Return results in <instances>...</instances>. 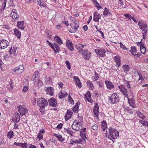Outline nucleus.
<instances>
[{
  "label": "nucleus",
  "mask_w": 148,
  "mask_h": 148,
  "mask_svg": "<svg viewBox=\"0 0 148 148\" xmlns=\"http://www.w3.org/2000/svg\"><path fill=\"white\" fill-rule=\"evenodd\" d=\"M83 28L84 31H86L88 29V26L86 25H85L83 27Z\"/></svg>",
  "instance_id": "63"
},
{
  "label": "nucleus",
  "mask_w": 148,
  "mask_h": 148,
  "mask_svg": "<svg viewBox=\"0 0 148 148\" xmlns=\"http://www.w3.org/2000/svg\"><path fill=\"white\" fill-rule=\"evenodd\" d=\"M46 42L48 43V45L50 46L56 53H58L60 50L59 45L56 43H51L48 40H46Z\"/></svg>",
  "instance_id": "3"
},
{
  "label": "nucleus",
  "mask_w": 148,
  "mask_h": 148,
  "mask_svg": "<svg viewBox=\"0 0 148 148\" xmlns=\"http://www.w3.org/2000/svg\"><path fill=\"white\" fill-rule=\"evenodd\" d=\"M95 52L99 56L103 57L105 56L106 52L104 49H95Z\"/></svg>",
  "instance_id": "11"
},
{
  "label": "nucleus",
  "mask_w": 148,
  "mask_h": 148,
  "mask_svg": "<svg viewBox=\"0 0 148 148\" xmlns=\"http://www.w3.org/2000/svg\"><path fill=\"white\" fill-rule=\"evenodd\" d=\"M120 47H121L123 49H126V50H127V49L126 47L125 46H124V45H123L122 43L121 42L120 43Z\"/></svg>",
  "instance_id": "57"
},
{
  "label": "nucleus",
  "mask_w": 148,
  "mask_h": 148,
  "mask_svg": "<svg viewBox=\"0 0 148 148\" xmlns=\"http://www.w3.org/2000/svg\"><path fill=\"white\" fill-rule=\"evenodd\" d=\"M68 99L69 100V99L70 100V102H71V104L72 103L71 102V101L73 102V103H74L73 100V99H72V98H71L70 95H69L68 96Z\"/></svg>",
  "instance_id": "62"
},
{
  "label": "nucleus",
  "mask_w": 148,
  "mask_h": 148,
  "mask_svg": "<svg viewBox=\"0 0 148 148\" xmlns=\"http://www.w3.org/2000/svg\"><path fill=\"white\" fill-rule=\"evenodd\" d=\"M7 1L6 0H4L3 3L2 5L1 6V10H4L5 7L6 5Z\"/></svg>",
  "instance_id": "45"
},
{
  "label": "nucleus",
  "mask_w": 148,
  "mask_h": 148,
  "mask_svg": "<svg viewBox=\"0 0 148 148\" xmlns=\"http://www.w3.org/2000/svg\"><path fill=\"white\" fill-rule=\"evenodd\" d=\"M39 106L40 107V108L39 110L40 111V112H41L42 114H43L45 110V107L47 106L45 105H41Z\"/></svg>",
  "instance_id": "41"
},
{
  "label": "nucleus",
  "mask_w": 148,
  "mask_h": 148,
  "mask_svg": "<svg viewBox=\"0 0 148 148\" xmlns=\"http://www.w3.org/2000/svg\"><path fill=\"white\" fill-rule=\"evenodd\" d=\"M140 51L142 53L145 54L146 51L145 47L143 45H141L140 46Z\"/></svg>",
  "instance_id": "39"
},
{
  "label": "nucleus",
  "mask_w": 148,
  "mask_h": 148,
  "mask_svg": "<svg viewBox=\"0 0 148 148\" xmlns=\"http://www.w3.org/2000/svg\"><path fill=\"white\" fill-rule=\"evenodd\" d=\"M147 25L146 24L143 22L141 23V26L140 27V29L143 31H144L145 30V29L147 27Z\"/></svg>",
  "instance_id": "34"
},
{
  "label": "nucleus",
  "mask_w": 148,
  "mask_h": 148,
  "mask_svg": "<svg viewBox=\"0 0 148 148\" xmlns=\"http://www.w3.org/2000/svg\"><path fill=\"white\" fill-rule=\"evenodd\" d=\"M83 57L86 60H88L90 58V53L86 49H84L83 51L81 53Z\"/></svg>",
  "instance_id": "9"
},
{
  "label": "nucleus",
  "mask_w": 148,
  "mask_h": 148,
  "mask_svg": "<svg viewBox=\"0 0 148 148\" xmlns=\"http://www.w3.org/2000/svg\"><path fill=\"white\" fill-rule=\"evenodd\" d=\"M54 41L55 43H58L59 45H60L63 43L62 41L61 38L58 36H55L54 37Z\"/></svg>",
  "instance_id": "21"
},
{
  "label": "nucleus",
  "mask_w": 148,
  "mask_h": 148,
  "mask_svg": "<svg viewBox=\"0 0 148 148\" xmlns=\"http://www.w3.org/2000/svg\"><path fill=\"white\" fill-rule=\"evenodd\" d=\"M73 112L69 110H67L66 114L65 115L64 117L66 121L68 120L71 117Z\"/></svg>",
  "instance_id": "18"
},
{
  "label": "nucleus",
  "mask_w": 148,
  "mask_h": 148,
  "mask_svg": "<svg viewBox=\"0 0 148 148\" xmlns=\"http://www.w3.org/2000/svg\"><path fill=\"white\" fill-rule=\"evenodd\" d=\"M28 89V87L27 86H25L23 87V91L24 92H26Z\"/></svg>",
  "instance_id": "56"
},
{
  "label": "nucleus",
  "mask_w": 148,
  "mask_h": 148,
  "mask_svg": "<svg viewBox=\"0 0 148 148\" xmlns=\"http://www.w3.org/2000/svg\"><path fill=\"white\" fill-rule=\"evenodd\" d=\"M20 146L22 147H23V148H27V144L26 143H20Z\"/></svg>",
  "instance_id": "49"
},
{
  "label": "nucleus",
  "mask_w": 148,
  "mask_h": 148,
  "mask_svg": "<svg viewBox=\"0 0 148 148\" xmlns=\"http://www.w3.org/2000/svg\"><path fill=\"white\" fill-rule=\"evenodd\" d=\"M118 131L115 129L110 127L109 129V133L108 135L106 134V136L112 140V139H115L117 138L119 136V134Z\"/></svg>",
  "instance_id": "1"
},
{
  "label": "nucleus",
  "mask_w": 148,
  "mask_h": 148,
  "mask_svg": "<svg viewBox=\"0 0 148 148\" xmlns=\"http://www.w3.org/2000/svg\"><path fill=\"white\" fill-rule=\"evenodd\" d=\"M9 42L7 40L1 39L0 40V49H4L8 46Z\"/></svg>",
  "instance_id": "6"
},
{
  "label": "nucleus",
  "mask_w": 148,
  "mask_h": 148,
  "mask_svg": "<svg viewBox=\"0 0 148 148\" xmlns=\"http://www.w3.org/2000/svg\"><path fill=\"white\" fill-rule=\"evenodd\" d=\"M105 83L107 88L110 90H111L114 88V86L112 84V83L109 81H105Z\"/></svg>",
  "instance_id": "20"
},
{
  "label": "nucleus",
  "mask_w": 148,
  "mask_h": 148,
  "mask_svg": "<svg viewBox=\"0 0 148 148\" xmlns=\"http://www.w3.org/2000/svg\"><path fill=\"white\" fill-rule=\"evenodd\" d=\"M139 122L142 124L143 126H148V121H147L140 120Z\"/></svg>",
  "instance_id": "40"
},
{
  "label": "nucleus",
  "mask_w": 148,
  "mask_h": 148,
  "mask_svg": "<svg viewBox=\"0 0 148 148\" xmlns=\"http://www.w3.org/2000/svg\"><path fill=\"white\" fill-rule=\"evenodd\" d=\"M98 126L96 124H95L92 126V129L95 130H97L98 129Z\"/></svg>",
  "instance_id": "51"
},
{
  "label": "nucleus",
  "mask_w": 148,
  "mask_h": 148,
  "mask_svg": "<svg viewBox=\"0 0 148 148\" xmlns=\"http://www.w3.org/2000/svg\"><path fill=\"white\" fill-rule=\"evenodd\" d=\"M79 105L78 103H76L75 105V107L73 108V112L75 113H77L78 112V110L79 107Z\"/></svg>",
  "instance_id": "37"
},
{
  "label": "nucleus",
  "mask_w": 148,
  "mask_h": 148,
  "mask_svg": "<svg viewBox=\"0 0 148 148\" xmlns=\"http://www.w3.org/2000/svg\"><path fill=\"white\" fill-rule=\"evenodd\" d=\"M84 46L80 43L75 45V47L79 50V53H81L83 51V50L82 49L84 48Z\"/></svg>",
  "instance_id": "19"
},
{
  "label": "nucleus",
  "mask_w": 148,
  "mask_h": 148,
  "mask_svg": "<svg viewBox=\"0 0 148 148\" xmlns=\"http://www.w3.org/2000/svg\"><path fill=\"white\" fill-rule=\"evenodd\" d=\"M17 26L19 29L23 30L24 29V21H18Z\"/></svg>",
  "instance_id": "27"
},
{
  "label": "nucleus",
  "mask_w": 148,
  "mask_h": 148,
  "mask_svg": "<svg viewBox=\"0 0 148 148\" xmlns=\"http://www.w3.org/2000/svg\"><path fill=\"white\" fill-rule=\"evenodd\" d=\"M11 17L14 19H17L19 18V15L18 14L16 10L13 9L10 14Z\"/></svg>",
  "instance_id": "12"
},
{
  "label": "nucleus",
  "mask_w": 148,
  "mask_h": 148,
  "mask_svg": "<svg viewBox=\"0 0 148 148\" xmlns=\"http://www.w3.org/2000/svg\"><path fill=\"white\" fill-rule=\"evenodd\" d=\"M37 1L38 4L40 6H44V4L41 2L40 0H37Z\"/></svg>",
  "instance_id": "55"
},
{
  "label": "nucleus",
  "mask_w": 148,
  "mask_h": 148,
  "mask_svg": "<svg viewBox=\"0 0 148 148\" xmlns=\"http://www.w3.org/2000/svg\"><path fill=\"white\" fill-rule=\"evenodd\" d=\"M13 132L12 131H10L8 133V136L9 138H11L13 137Z\"/></svg>",
  "instance_id": "46"
},
{
  "label": "nucleus",
  "mask_w": 148,
  "mask_h": 148,
  "mask_svg": "<svg viewBox=\"0 0 148 148\" xmlns=\"http://www.w3.org/2000/svg\"><path fill=\"white\" fill-rule=\"evenodd\" d=\"M97 84L99 85V87H100L101 88L103 87V84L102 82H97Z\"/></svg>",
  "instance_id": "58"
},
{
  "label": "nucleus",
  "mask_w": 148,
  "mask_h": 148,
  "mask_svg": "<svg viewBox=\"0 0 148 148\" xmlns=\"http://www.w3.org/2000/svg\"><path fill=\"white\" fill-rule=\"evenodd\" d=\"M131 50L130 51L131 53L134 55H137V54H136V47L134 46L133 47H131Z\"/></svg>",
  "instance_id": "31"
},
{
  "label": "nucleus",
  "mask_w": 148,
  "mask_h": 148,
  "mask_svg": "<svg viewBox=\"0 0 148 148\" xmlns=\"http://www.w3.org/2000/svg\"><path fill=\"white\" fill-rule=\"evenodd\" d=\"M53 89L51 87H48L46 90L47 94L52 96L53 94Z\"/></svg>",
  "instance_id": "28"
},
{
  "label": "nucleus",
  "mask_w": 148,
  "mask_h": 148,
  "mask_svg": "<svg viewBox=\"0 0 148 148\" xmlns=\"http://www.w3.org/2000/svg\"><path fill=\"white\" fill-rule=\"evenodd\" d=\"M74 23L75 24V26L73 27V29H70L69 31V32L71 33H75L79 27V23L78 21L75 20Z\"/></svg>",
  "instance_id": "7"
},
{
  "label": "nucleus",
  "mask_w": 148,
  "mask_h": 148,
  "mask_svg": "<svg viewBox=\"0 0 148 148\" xmlns=\"http://www.w3.org/2000/svg\"><path fill=\"white\" fill-rule=\"evenodd\" d=\"M104 11L103 13V15L104 16H106L107 15L110 16L112 14V13H111V11L105 7L104 8Z\"/></svg>",
  "instance_id": "25"
},
{
  "label": "nucleus",
  "mask_w": 148,
  "mask_h": 148,
  "mask_svg": "<svg viewBox=\"0 0 148 148\" xmlns=\"http://www.w3.org/2000/svg\"><path fill=\"white\" fill-rule=\"evenodd\" d=\"M138 75L139 76V78L138 80H140L141 81H143L144 79L143 77V75L140 73H138Z\"/></svg>",
  "instance_id": "52"
},
{
  "label": "nucleus",
  "mask_w": 148,
  "mask_h": 148,
  "mask_svg": "<svg viewBox=\"0 0 148 148\" xmlns=\"http://www.w3.org/2000/svg\"><path fill=\"white\" fill-rule=\"evenodd\" d=\"M24 67L23 65H19L13 69V71L16 72L17 74H20L23 71Z\"/></svg>",
  "instance_id": "14"
},
{
  "label": "nucleus",
  "mask_w": 148,
  "mask_h": 148,
  "mask_svg": "<svg viewBox=\"0 0 148 148\" xmlns=\"http://www.w3.org/2000/svg\"><path fill=\"white\" fill-rule=\"evenodd\" d=\"M86 129V128H84L82 130L80 131L81 137L83 138V140L84 141H86V140L84 139V138H87L85 134Z\"/></svg>",
  "instance_id": "26"
},
{
  "label": "nucleus",
  "mask_w": 148,
  "mask_h": 148,
  "mask_svg": "<svg viewBox=\"0 0 148 148\" xmlns=\"http://www.w3.org/2000/svg\"><path fill=\"white\" fill-rule=\"evenodd\" d=\"M9 86L8 87L9 89L10 90H12V89L13 88V86H12V81L10 83L9 85L8 86Z\"/></svg>",
  "instance_id": "59"
},
{
  "label": "nucleus",
  "mask_w": 148,
  "mask_h": 148,
  "mask_svg": "<svg viewBox=\"0 0 148 148\" xmlns=\"http://www.w3.org/2000/svg\"><path fill=\"white\" fill-rule=\"evenodd\" d=\"M74 78L75 80L76 84L77 85L79 88H80L82 87L81 83L78 77H77L74 76Z\"/></svg>",
  "instance_id": "22"
},
{
  "label": "nucleus",
  "mask_w": 148,
  "mask_h": 148,
  "mask_svg": "<svg viewBox=\"0 0 148 148\" xmlns=\"http://www.w3.org/2000/svg\"><path fill=\"white\" fill-rule=\"evenodd\" d=\"M80 142H81V141L80 142L79 141L77 140H74L71 139L70 140L69 144H70L73 145L75 143H80Z\"/></svg>",
  "instance_id": "48"
},
{
  "label": "nucleus",
  "mask_w": 148,
  "mask_h": 148,
  "mask_svg": "<svg viewBox=\"0 0 148 148\" xmlns=\"http://www.w3.org/2000/svg\"><path fill=\"white\" fill-rule=\"evenodd\" d=\"M114 60L116 63L117 65H120L121 64V58L119 56H116L114 57Z\"/></svg>",
  "instance_id": "32"
},
{
  "label": "nucleus",
  "mask_w": 148,
  "mask_h": 148,
  "mask_svg": "<svg viewBox=\"0 0 148 148\" xmlns=\"http://www.w3.org/2000/svg\"><path fill=\"white\" fill-rule=\"evenodd\" d=\"M101 127L103 129V131H104L106 128H107V124L106 122L103 121L102 123Z\"/></svg>",
  "instance_id": "33"
},
{
  "label": "nucleus",
  "mask_w": 148,
  "mask_h": 148,
  "mask_svg": "<svg viewBox=\"0 0 148 148\" xmlns=\"http://www.w3.org/2000/svg\"><path fill=\"white\" fill-rule=\"evenodd\" d=\"M14 34L17 37L18 39H20L21 36V34L18 29H15L13 30Z\"/></svg>",
  "instance_id": "24"
},
{
  "label": "nucleus",
  "mask_w": 148,
  "mask_h": 148,
  "mask_svg": "<svg viewBox=\"0 0 148 148\" xmlns=\"http://www.w3.org/2000/svg\"><path fill=\"white\" fill-rule=\"evenodd\" d=\"M54 136H56L60 141L62 142L64 140V139L61 135H57V134H55Z\"/></svg>",
  "instance_id": "42"
},
{
  "label": "nucleus",
  "mask_w": 148,
  "mask_h": 148,
  "mask_svg": "<svg viewBox=\"0 0 148 148\" xmlns=\"http://www.w3.org/2000/svg\"><path fill=\"white\" fill-rule=\"evenodd\" d=\"M108 102L111 104L116 103L119 101V97L116 93L112 94L111 97H109Z\"/></svg>",
  "instance_id": "2"
},
{
  "label": "nucleus",
  "mask_w": 148,
  "mask_h": 148,
  "mask_svg": "<svg viewBox=\"0 0 148 148\" xmlns=\"http://www.w3.org/2000/svg\"><path fill=\"white\" fill-rule=\"evenodd\" d=\"M95 81H96L99 78V74H98L96 72H95V75L94 76Z\"/></svg>",
  "instance_id": "53"
},
{
  "label": "nucleus",
  "mask_w": 148,
  "mask_h": 148,
  "mask_svg": "<svg viewBox=\"0 0 148 148\" xmlns=\"http://www.w3.org/2000/svg\"><path fill=\"white\" fill-rule=\"evenodd\" d=\"M71 127L73 130H79L82 129V124L80 122L75 120L74 121Z\"/></svg>",
  "instance_id": "4"
},
{
  "label": "nucleus",
  "mask_w": 148,
  "mask_h": 148,
  "mask_svg": "<svg viewBox=\"0 0 148 148\" xmlns=\"http://www.w3.org/2000/svg\"><path fill=\"white\" fill-rule=\"evenodd\" d=\"M99 107L97 103H96L95 106H94L93 108V112L96 117H98V116L99 114Z\"/></svg>",
  "instance_id": "15"
},
{
  "label": "nucleus",
  "mask_w": 148,
  "mask_h": 148,
  "mask_svg": "<svg viewBox=\"0 0 148 148\" xmlns=\"http://www.w3.org/2000/svg\"><path fill=\"white\" fill-rule=\"evenodd\" d=\"M87 86H88L90 90H92L94 86L92 83L90 81H88L86 82Z\"/></svg>",
  "instance_id": "36"
},
{
  "label": "nucleus",
  "mask_w": 148,
  "mask_h": 148,
  "mask_svg": "<svg viewBox=\"0 0 148 148\" xmlns=\"http://www.w3.org/2000/svg\"><path fill=\"white\" fill-rule=\"evenodd\" d=\"M36 147L35 146L30 144L28 147V148H36Z\"/></svg>",
  "instance_id": "64"
},
{
  "label": "nucleus",
  "mask_w": 148,
  "mask_h": 148,
  "mask_svg": "<svg viewBox=\"0 0 148 148\" xmlns=\"http://www.w3.org/2000/svg\"><path fill=\"white\" fill-rule=\"evenodd\" d=\"M124 16L125 17H126L125 18H128V21H131V19L130 18V17H131V15L130 14H124Z\"/></svg>",
  "instance_id": "50"
},
{
  "label": "nucleus",
  "mask_w": 148,
  "mask_h": 148,
  "mask_svg": "<svg viewBox=\"0 0 148 148\" xmlns=\"http://www.w3.org/2000/svg\"><path fill=\"white\" fill-rule=\"evenodd\" d=\"M18 108L19 112L22 115L25 114L28 112V110L26 108L23 107L21 105L19 106Z\"/></svg>",
  "instance_id": "10"
},
{
  "label": "nucleus",
  "mask_w": 148,
  "mask_h": 148,
  "mask_svg": "<svg viewBox=\"0 0 148 148\" xmlns=\"http://www.w3.org/2000/svg\"><path fill=\"white\" fill-rule=\"evenodd\" d=\"M20 118V117L19 114L18 113H17L15 115L14 117V121L16 123H18L19 121Z\"/></svg>",
  "instance_id": "30"
},
{
  "label": "nucleus",
  "mask_w": 148,
  "mask_h": 148,
  "mask_svg": "<svg viewBox=\"0 0 148 148\" xmlns=\"http://www.w3.org/2000/svg\"><path fill=\"white\" fill-rule=\"evenodd\" d=\"M118 88L123 95L125 97L127 98L128 101H129V99L128 98V92L127 91L126 87L124 86L121 85L119 86Z\"/></svg>",
  "instance_id": "5"
},
{
  "label": "nucleus",
  "mask_w": 148,
  "mask_h": 148,
  "mask_svg": "<svg viewBox=\"0 0 148 148\" xmlns=\"http://www.w3.org/2000/svg\"><path fill=\"white\" fill-rule=\"evenodd\" d=\"M64 131L65 132H67L68 134H69L71 136H73V132L72 131H71L70 130H69V129H66L64 128Z\"/></svg>",
  "instance_id": "38"
},
{
  "label": "nucleus",
  "mask_w": 148,
  "mask_h": 148,
  "mask_svg": "<svg viewBox=\"0 0 148 148\" xmlns=\"http://www.w3.org/2000/svg\"><path fill=\"white\" fill-rule=\"evenodd\" d=\"M126 86H127L128 88H130V82L129 81H127L126 82Z\"/></svg>",
  "instance_id": "60"
},
{
  "label": "nucleus",
  "mask_w": 148,
  "mask_h": 148,
  "mask_svg": "<svg viewBox=\"0 0 148 148\" xmlns=\"http://www.w3.org/2000/svg\"><path fill=\"white\" fill-rule=\"evenodd\" d=\"M36 85L39 88L42 86L43 84L42 82L40 79H38L36 82H35Z\"/></svg>",
  "instance_id": "29"
},
{
  "label": "nucleus",
  "mask_w": 148,
  "mask_h": 148,
  "mask_svg": "<svg viewBox=\"0 0 148 148\" xmlns=\"http://www.w3.org/2000/svg\"><path fill=\"white\" fill-rule=\"evenodd\" d=\"M48 101L49 105L53 107H55L57 105V102L56 99L53 98H51Z\"/></svg>",
  "instance_id": "16"
},
{
  "label": "nucleus",
  "mask_w": 148,
  "mask_h": 148,
  "mask_svg": "<svg viewBox=\"0 0 148 148\" xmlns=\"http://www.w3.org/2000/svg\"><path fill=\"white\" fill-rule=\"evenodd\" d=\"M66 46L67 48L70 51H73L74 48L72 42L69 40H66Z\"/></svg>",
  "instance_id": "13"
},
{
  "label": "nucleus",
  "mask_w": 148,
  "mask_h": 148,
  "mask_svg": "<svg viewBox=\"0 0 148 148\" xmlns=\"http://www.w3.org/2000/svg\"><path fill=\"white\" fill-rule=\"evenodd\" d=\"M101 15L97 12H95L94 14L93 20L96 22H98L99 20L101 18Z\"/></svg>",
  "instance_id": "17"
},
{
  "label": "nucleus",
  "mask_w": 148,
  "mask_h": 148,
  "mask_svg": "<svg viewBox=\"0 0 148 148\" xmlns=\"http://www.w3.org/2000/svg\"><path fill=\"white\" fill-rule=\"evenodd\" d=\"M67 95V93L64 90H61L60 92L59 93V97L61 99L66 96Z\"/></svg>",
  "instance_id": "23"
},
{
  "label": "nucleus",
  "mask_w": 148,
  "mask_h": 148,
  "mask_svg": "<svg viewBox=\"0 0 148 148\" xmlns=\"http://www.w3.org/2000/svg\"><path fill=\"white\" fill-rule=\"evenodd\" d=\"M63 126V124L62 123H60V124H59L57 126L56 128H58L59 129L62 128V127Z\"/></svg>",
  "instance_id": "61"
},
{
  "label": "nucleus",
  "mask_w": 148,
  "mask_h": 148,
  "mask_svg": "<svg viewBox=\"0 0 148 148\" xmlns=\"http://www.w3.org/2000/svg\"><path fill=\"white\" fill-rule=\"evenodd\" d=\"M48 103L47 100L44 98H39L38 100L37 104L38 106L45 105L47 106Z\"/></svg>",
  "instance_id": "8"
},
{
  "label": "nucleus",
  "mask_w": 148,
  "mask_h": 148,
  "mask_svg": "<svg viewBox=\"0 0 148 148\" xmlns=\"http://www.w3.org/2000/svg\"><path fill=\"white\" fill-rule=\"evenodd\" d=\"M16 49V48L14 47L13 49H12V48L11 47V48L10 49L9 51V53L10 54H12L13 53H14V54L15 55Z\"/></svg>",
  "instance_id": "43"
},
{
  "label": "nucleus",
  "mask_w": 148,
  "mask_h": 148,
  "mask_svg": "<svg viewBox=\"0 0 148 148\" xmlns=\"http://www.w3.org/2000/svg\"><path fill=\"white\" fill-rule=\"evenodd\" d=\"M84 98L86 100L91 98V95L89 91L87 92V94L85 95Z\"/></svg>",
  "instance_id": "44"
},
{
  "label": "nucleus",
  "mask_w": 148,
  "mask_h": 148,
  "mask_svg": "<svg viewBox=\"0 0 148 148\" xmlns=\"http://www.w3.org/2000/svg\"><path fill=\"white\" fill-rule=\"evenodd\" d=\"M92 0L93 2L95 7L97 8L98 10L102 8L101 7V6L99 5V4L98 3L97 0Z\"/></svg>",
  "instance_id": "35"
},
{
  "label": "nucleus",
  "mask_w": 148,
  "mask_h": 148,
  "mask_svg": "<svg viewBox=\"0 0 148 148\" xmlns=\"http://www.w3.org/2000/svg\"><path fill=\"white\" fill-rule=\"evenodd\" d=\"M122 67L123 68L124 70L126 71V72L129 71L130 69V67L129 65H123Z\"/></svg>",
  "instance_id": "47"
},
{
  "label": "nucleus",
  "mask_w": 148,
  "mask_h": 148,
  "mask_svg": "<svg viewBox=\"0 0 148 148\" xmlns=\"http://www.w3.org/2000/svg\"><path fill=\"white\" fill-rule=\"evenodd\" d=\"M37 138L39 139V140H41L43 138V135L40 133H39L37 137Z\"/></svg>",
  "instance_id": "54"
}]
</instances>
